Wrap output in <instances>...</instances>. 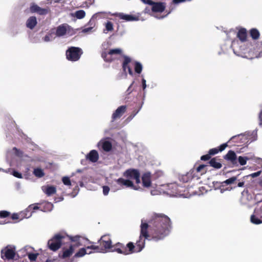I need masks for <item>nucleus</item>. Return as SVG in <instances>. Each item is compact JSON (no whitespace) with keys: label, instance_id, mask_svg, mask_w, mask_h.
<instances>
[{"label":"nucleus","instance_id":"f257e3e1","mask_svg":"<svg viewBox=\"0 0 262 262\" xmlns=\"http://www.w3.org/2000/svg\"><path fill=\"white\" fill-rule=\"evenodd\" d=\"M170 218L163 213H155L149 222V225L142 222L140 235L134 243V253L141 252L145 248V240H154L156 242L162 240L167 235L171 229Z\"/></svg>","mask_w":262,"mask_h":262},{"label":"nucleus","instance_id":"f03ea898","mask_svg":"<svg viewBox=\"0 0 262 262\" xmlns=\"http://www.w3.org/2000/svg\"><path fill=\"white\" fill-rule=\"evenodd\" d=\"M101 55L103 60L107 62H111L117 59L119 57L123 56L124 60L122 63V69L123 72L126 74V71L127 70L129 75L132 76L133 75L132 69L129 65L132 62V59L127 56L123 55L122 51L120 48L111 49L107 52L104 51L101 53Z\"/></svg>","mask_w":262,"mask_h":262},{"label":"nucleus","instance_id":"7ed1b4c3","mask_svg":"<svg viewBox=\"0 0 262 262\" xmlns=\"http://www.w3.org/2000/svg\"><path fill=\"white\" fill-rule=\"evenodd\" d=\"M99 245H91L87 246L86 249H91L97 252L104 253L110 251L114 246L112 245V241L110 235L106 234L101 236L99 240Z\"/></svg>","mask_w":262,"mask_h":262},{"label":"nucleus","instance_id":"20e7f679","mask_svg":"<svg viewBox=\"0 0 262 262\" xmlns=\"http://www.w3.org/2000/svg\"><path fill=\"white\" fill-rule=\"evenodd\" d=\"M69 239L74 244L70 245L68 249H62V254L61 256L62 258H66L72 255L74 252L75 248L80 246H82V241L84 240L83 237L80 236H69Z\"/></svg>","mask_w":262,"mask_h":262},{"label":"nucleus","instance_id":"39448f33","mask_svg":"<svg viewBox=\"0 0 262 262\" xmlns=\"http://www.w3.org/2000/svg\"><path fill=\"white\" fill-rule=\"evenodd\" d=\"M134 249V243L129 242L125 245L121 243H117L113 246V249L110 250L112 252H116L118 254L128 255L133 253Z\"/></svg>","mask_w":262,"mask_h":262},{"label":"nucleus","instance_id":"423d86ee","mask_svg":"<svg viewBox=\"0 0 262 262\" xmlns=\"http://www.w3.org/2000/svg\"><path fill=\"white\" fill-rule=\"evenodd\" d=\"M82 54L83 51L81 48L71 47L66 51V59L75 62L79 60Z\"/></svg>","mask_w":262,"mask_h":262},{"label":"nucleus","instance_id":"0eeeda50","mask_svg":"<svg viewBox=\"0 0 262 262\" xmlns=\"http://www.w3.org/2000/svg\"><path fill=\"white\" fill-rule=\"evenodd\" d=\"M64 235L57 233L48 242V247L51 251H57L60 248Z\"/></svg>","mask_w":262,"mask_h":262},{"label":"nucleus","instance_id":"6e6552de","mask_svg":"<svg viewBox=\"0 0 262 262\" xmlns=\"http://www.w3.org/2000/svg\"><path fill=\"white\" fill-rule=\"evenodd\" d=\"M227 147V143H223L217 147L209 150L208 153L201 157L202 161H207L211 158V156H214L219 152H222Z\"/></svg>","mask_w":262,"mask_h":262},{"label":"nucleus","instance_id":"1a4fd4ad","mask_svg":"<svg viewBox=\"0 0 262 262\" xmlns=\"http://www.w3.org/2000/svg\"><path fill=\"white\" fill-rule=\"evenodd\" d=\"M123 177L127 180H135L136 183L139 184L141 182L140 180V173L139 170L135 169H128L123 173Z\"/></svg>","mask_w":262,"mask_h":262},{"label":"nucleus","instance_id":"9d476101","mask_svg":"<svg viewBox=\"0 0 262 262\" xmlns=\"http://www.w3.org/2000/svg\"><path fill=\"white\" fill-rule=\"evenodd\" d=\"M15 256V248H12L9 246H6L1 251V257L3 259H13Z\"/></svg>","mask_w":262,"mask_h":262},{"label":"nucleus","instance_id":"9b49d317","mask_svg":"<svg viewBox=\"0 0 262 262\" xmlns=\"http://www.w3.org/2000/svg\"><path fill=\"white\" fill-rule=\"evenodd\" d=\"M30 11L32 13H36L37 14L43 15L50 13L51 10L48 7L41 8L36 4L33 3L30 7Z\"/></svg>","mask_w":262,"mask_h":262},{"label":"nucleus","instance_id":"f8f14e48","mask_svg":"<svg viewBox=\"0 0 262 262\" xmlns=\"http://www.w3.org/2000/svg\"><path fill=\"white\" fill-rule=\"evenodd\" d=\"M223 158L225 160L232 164V166L237 165V156L233 150H229L226 155L223 156Z\"/></svg>","mask_w":262,"mask_h":262},{"label":"nucleus","instance_id":"ddd939ff","mask_svg":"<svg viewBox=\"0 0 262 262\" xmlns=\"http://www.w3.org/2000/svg\"><path fill=\"white\" fill-rule=\"evenodd\" d=\"M116 182L122 188L125 187L135 189L133 182L129 179H124L121 178L116 180Z\"/></svg>","mask_w":262,"mask_h":262},{"label":"nucleus","instance_id":"4468645a","mask_svg":"<svg viewBox=\"0 0 262 262\" xmlns=\"http://www.w3.org/2000/svg\"><path fill=\"white\" fill-rule=\"evenodd\" d=\"M126 109V105H121L118 107L117 109L115 111L113 115H112V119H113V121L116 120L117 119L121 118L125 112Z\"/></svg>","mask_w":262,"mask_h":262},{"label":"nucleus","instance_id":"2eb2a0df","mask_svg":"<svg viewBox=\"0 0 262 262\" xmlns=\"http://www.w3.org/2000/svg\"><path fill=\"white\" fill-rule=\"evenodd\" d=\"M151 174L148 172L143 174L142 176V181L143 186L148 188L151 185Z\"/></svg>","mask_w":262,"mask_h":262},{"label":"nucleus","instance_id":"dca6fc26","mask_svg":"<svg viewBox=\"0 0 262 262\" xmlns=\"http://www.w3.org/2000/svg\"><path fill=\"white\" fill-rule=\"evenodd\" d=\"M99 158V154L95 149L92 150L86 156V159H88L91 162L93 163L97 162Z\"/></svg>","mask_w":262,"mask_h":262},{"label":"nucleus","instance_id":"f3484780","mask_svg":"<svg viewBox=\"0 0 262 262\" xmlns=\"http://www.w3.org/2000/svg\"><path fill=\"white\" fill-rule=\"evenodd\" d=\"M166 8L165 3L162 2H156L152 6V11L155 12H162Z\"/></svg>","mask_w":262,"mask_h":262},{"label":"nucleus","instance_id":"a211bd4d","mask_svg":"<svg viewBox=\"0 0 262 262\" xmlns=\"http://www.w3.org/2000/svg\"><path fill=\"white\" fill-rule=\"evenodd\" d=\"M209 160V164L211 167L216 169H219L222 167V164L221 163V161H222L221 159H217L216 158H214L212 159L211 158Z\"/></svg>","mask_w":262,"mask_h":262},{"label":"nucleus","instance_id":"6ab92c4d","mask_svg":"<svg viewBox=\"0 0 262 262\" xmlns=\"http://www.w3.org/2000/svg\"><path fill=\"white\" fill-rule=\"evenodd\" d=\"M68 24H62L57 27L56 30V33L55 35L57 36H63L67 32V28L68 27Z\"/></svg>","mask_w":262,"mask_h":262},{"label":"nucleus","instance_id":"aec40b11","mask_svg":"<svg viewBox=\"0 0 262 262\" xmlns=\"http://www.w3.org/2000/svg\"><path fill=\"white\" fill-rule=\"evenodd\" d=\"M237 37L242 42H245L247 40V32L245 28H241L237 33Z\"/></svg>","mask_w":262,"mask_h":262},{"label":"nucleus","instance_id":"412c9836","mask_svg":"<svg viewBox=\"0 0 262 262\" xmlns=\"http://www.w3.org/2000/svg\"><path fill=\"white\" fill-rule=\"evenodd\" d=\"M37 25V19L35 16H31L28 18L26 21V26L27 28L31 30H33V28Z\"/></svg>","mask_w":262,"mask_h":262},{"label":"nucleus","instance_id":"4be33fe9","mask_svg":"<svg viewBox=\"0 0 262 262\" xmlns=\"http://www.w3.org/2000/svg\"><path fill=\"white\" fill-rule=\"evenodd\" d=\"M118 16L119 18L128 21H135L138 20V17H135L134 15L131 14H124L123 13L119 14Z\"/></svg>","mask_w":262,"mask_h":262},{"label":"nucleus","instance_id":"5701e85b","mask_svg":"<svg viewBox=\"0 0 262 262\" xmlns=\"http://www.w3.org/2000/svg\"><path fill=\"white\" fill-rule=\"evenodd\" d=\"M250 221L255 225H259L262 223V216H259L258 213L255 212V214L251 215Z\"/></svg>","mask_w":262,"mask_h":262},{"label":"nucleus","instance_id":"b1692460","mask_svg":"<svg viewBox=\"0 0 262 262\" xmlns=\"http://www.w3.org/2000/svg\"><path fill=\"white\" fill-rule=\"evenodd\" d=\"M31 216V214H28L26 211L20 212L19 213H13L11 215V219L12 220H22L23 218H28Z\"/></svg>","mask_w":262,"mask_h":262},{"label":"nucleus","instance_id":"393cba45","mask_svg":"<svg viewBox=\"0 0 262 262\" xmlns=\"http://www.w3.org/2000/svg\"><path fill=\"white\" fill-rule=\"evenodd\" d=\"M42 190L48 196H51L56 193V188L53 185H48L43 188Z\"/></svg>","mask_w":262,"mask_h":262},{"label":"nucleus","instance_id":"a878e982","mask_svg":"<svg viewBox=\"0 0 262 262\" xmlns=\"http://www.w3.org/2000/svg\"><path fill=\"white\" fill-rule=\"evenodd\" d=\"M101 148L106 152H110L112 150V145L111 142L108 140H104L101 142Z\"/></svg>","mask_w":262,"mask_h":262},{"label":"nucleus","instance_id":"bb28decb","mask_svg":"<svg viewBox=\"0 0 262 262\" xmlns=\"http://www.w3.org/2000/svg\"><path fill=\"white\" fill-rule=\"evenodd\" d=\"M89 249L86 248H80L79 251H78L77 252H76L74 256V258L75 257H82V256H84L85 254H90L92 253V251H90L89 252H87L86 250H88Z\"/></svg>","mask_w":262,"mask_h":262},{"label":"nucleus","instance_id":"cd10ccee","mask_svg":"<svg viewBox=\"0 0 262 262\" xmlns=\"http://www.w3.org/2000/svg\"><path fill=\"white\" fill-rule=\"evenodd\" d=\"M250 34L252 39L256 40L258 39L259 37V33L258 30L256 28L251 29L250 30Z\"/></svg>","mask_w":262,"mask_h":262},{"label":"nucleus","instance_id":"c85d7f7f","mask_svg":"<svg viewBox=\"0 0 262 262\" xmlns=\"http://www.w3.org/2000/svg\"><path fill=\"white\" fill-rule=\"evenodd\" d=\"M237 180L236 176H233L230 178L229 179H226L224 181L222 182V185L223 186H227L231 184H233L235 181Z\"/></svg>","mask_w":262,"mask_h":262},{"label":"nucleus","instance_id":"c756f323","mask_svg":"<svg viewBox=\"0 0 262 262\" xmlns=\"http://www.w3.org/2000/svg\"><path fill=\"white\" fill-rule=\"evenodd\" d=\"M192 172L193 171H190V172L187 173L186 174L182 176L181 180L184 183H187L188 182L190 181L192 178Z\"/></svg>","mask_w":262,"mask_h":262},{"label":"nucleus","instance_id":"7c9ffc66","mask_svg":"<svg viewBox=\"0 0 262 262\" xmlns=\"http://www.w3.org/2000/svg\"><path fill=\"white\" fill-rule=\"evenodd\" d=\"M33 173L34 176L37 177V178H41L43 177L45 175L43 170H42L40 168H34L33 170Z\"/></svg>","mask_w":262,"mask_h":262},{"label":"nucleus","instance_id":"2f4dec72","mask_svg":"<svg viewBox=\"0 0 262 262\" xmlns=\"http://www.w3.org/2000/svg\"><path fill=\"white\" fill-rule=\"evenodd\" d=\"M134 66L135 72L139 74H141L142 70V66L141 63L138 61H135Z\"/></svg>","mask_w":262,"mask_h":262},{"label":"nucleus","instance_id":"473e14b6","mask_svg":"<svg viewBox=\"0 0 262 262\" xmlns=\"http://www.w3.org/2000/svg\"><path fill=\"white\" fill-rule=\"evenodd\" d=\"M249 158L247 157H243L240 156L238 158H237V162L238 161L241 165H245L247 164V161Z\"/></svg>","mask_w":262,"mask_h":262},{"label":"nucleus","instance_id":"72a5a7b5","mask_svg":"<svg viewBox=\"0 0 262 262\" xmlns=\"http://www.w3.org/2000/svg\"><path fill=\"white\" fill-rule=\"evenodd\" d=\"M85 16V12L82 10L77 11L75 13V16L78 19H82Z\"/></svg>","mask_w":262,"mask_h":262},{"label":"nucleus","instance_id":"f704fd0d","mask_svg":"<svg viewBox=\"0 0 262 262\" xmlns=\"http://www.w3.org/2000/svg\"><path fill=\"white\" fill-rule=\"evenodd\" d=\"M262 56V51H260L258 53V51L256 52H253L252 54H248L247 57L250 58H254L255 57H259Z\"/></svg>","mask_w":262,"mask_h":262},{"label":"nucleus","instance_id":"c9c22d12","mask_svg":"<svg viewBox=\"0 0 262 262\" xmlns=\"http://www.w3.org/2000/svg\"><path fill=\"white\" fill-rule=\"evenodd\" d=\"M105 29L107 32L114 30L113 24L111 21H107L105 24Z\"/></svg>","mask_w":262,"mask_h":262},{"label":"nucleus","instance_id":"e433bc0d","mask_svg":"<svg viewBox=\"0 0 262 262\" xmlns=\"http://www.w3.org/2000/svg\"><path fill=\"white\" fill-rule=\"evenodd\" d=\"M39 209V207L36 204H32L31 205L28 207V208L26 210V212L30 213L31 214V213L30 212L31 210H38Z\"/></svg>","mask_w":262,"mask_h":262},{"label":"nucleus","instance_id":"4c0bfd02","mask_svg":"<svg viewBox=\"0 0 262 262\" xmlns=\"http://www.w3.org/2000/svg\"><path fill=\"white\" fill-rule=\"evenodd\" d=\"M38 255V253H30L28 254V257L30 261H33L36 260Z\"/></svg>","mask_w":262,"mask_h":262},{"label":"nucleus","instance_id":"58836bf2","mask_svg":"<svg viewBox=\"0 0 262 262\" xmlns=\"http://www.w3.org/2000/svg\"><path fill=\"white\" fill-rule=\"evenodd\" d=\"M62 183H64V184L66 186H70L71 185V182L70 181V180L69 177H64L62 179Z\"/></svg>","mask_w":262,"mask_h":262},{"label":"nucleus","instance_id":"ea45409f","mask_svg":"<svg viewBox=\"0 0 262 262\" xmlns=\"http://www.w3.org/2000/svg\"><path fill=\"white\" fill-rule=\"evenodd\" d=\"M9 215L10 212L7 211L3 210L0 211V217L2 219L7 217Z\"/></svg>","mask_w":262,"mask_h":262},{"label":"nucleus","instance_id":"a19ab883","mask_svg":"<svg viewBox=\"0 0 262 262\" xmlns=\"http://www.w3.org/2000/svg\"><path fill=\"white\" fill-rule=\"evenodd\" d=\"M261 173V170H259L258 171H257L256 172H254V173H251V174L247 176L246 177H251L252 178H256L259 176L260 175Z\"/></svg>","mask_w":262,"mask_h":262},{"label":"nucleus","instance_id":"79ce46f5","mask_svg":"<svg viewBox=\"0 0 262 262\" xmlns=\"http://www.w3.org/2000/svg\"><path fill=\"white\" fill-rule=\"evenodd\" d=\"M206 165L201 164L199 166H198L196 169H195V171L198 172H201L202 171L204 170L206 168Z\"/></svg>","mask_w":262,"mask_h":262},{"label":"nucleus","instance_id":"37998d69","mask_svg":"<svg viewBox=\"0 0 262 262\" xmlns=\"http://www.w3.org/2000/svg\"><path fill=\"white\" fill-rule=\"evenodd\" d=\"M110 188L107 186H103V195H106L108 194V192H110Z\"/></svg>","mask_w":262,"mask_h":262},{"label":"nucleus","instance_id":"c03bdc74","mask_svg":"<svg viewBox=\"0 0 262 262\" xmlns=\"http://www.w3.org/2000/svg\"><path fill=\"white\" fill-rule=\"evenodd\" d=\"M141 106L140 107H139L138 110L133 111L130 116H129V118H130L131 119H133V118H134L135 116H136V115L138 113V112L140 111V110L141 109Z\"/></svg>","mask_w":262,"mask_h":262},{"label":"nucleus","instance_id":"a18cd8bd","mask_svg":"<svg viewBox=\"0 0 262 262\" xmlns=\"http://www.w3.org/2000/svg\"><path fill=\"white\" fill-rule=\"evenodd\" d=\"M12 174L13 176H14L16 178H18L19 179L22 178V174L15 170H13Z\"/></svg>","mask_w":262,"mask_h":262},{"label":"nucleus","instance_id":"49530a36","mask_svg":"<svg viewBox=\"0 0 262 262\" xmlns=\"http://www.w3.org/2000/svg\"><path fill=\"white\" fill-rule=\"evenodd\" d=\"M13 150L15 151V154L17 156L21 157L23 156V152L16 147H13Z\"/></svg>","mask_w":262,"mask_h":262},{"label":"nucleus","instance_id":"de8ad7c7","mask_svg":"<svg viewBox=\"0 0 262 262\" xmlns=\"http://www.w3.org/2000/svg\"><path fill=\"white\" fill-rule=\"evenodd\" d=\"M141 1H142V2H143L144 3H145L146 4H148L149 5H151V6H152L153 4H154L155 3H156V2H153L151 0H141Z\"/></svg>","mask_w":262,"mask_h":262},{"label":"nucleus","instance_id":"09e8293b","mask_svg":"<svg viewBox=\"0 0 262 262\" xmlns=\"http://www.w3.org/2000/svg\"><path fill=\"white\" fill-rule=\"evenodd\" d=\"M134 84V81H133L132 84L130 85V86H128V89L127 90V91H126V92H125L126 95H128L132 93V90H131V88L132 87L133 84Z\"/></svg>","mask_w":262,"mask_h":262},{"label":"nucleus","instance_id":"8fccbe9b","mask_svg":"<svg viewBox=\"0 0 262 262\" xmlns=\"http://www.w3.org/2000/svg\"><path fill=\"white\" fill-rule=\"evenodd\" d=\"M187 0H172V3L173 4H179L182 3L186 2Z\"/></svg>","mask_w":262,"mask_h":262},{"label":"nucleus","instance_id":"3c124183","mask_svg":"<svg viewBox=\"0 0 262 262\" xmlns=\"http://www.w3.org/2000/svg\"><path fill=\"white\" fill-rule=\"evenodd\" d=\"M142 84L143 90H145V89L146 87V80L144 78H142Z\"/></svg>","mask_w":262,"mask_h":262},{"label":"nucleus","instance_id":"603ef678","mask_svg":"<svg viewBox=\"0 0 262 262\" xmlns=\"http://www.w3.org/2000/svg\"><path fill=\"white\" fill-rule=\"evenodd\" d=\"M259 120H260V125H262V110L260 111L258 115Z\"/></svg>","mask_w":262,"mask_h":262},{"label":"nucleus","instance_id":"864d4df0","mask_svg":"<svg viewBox=\"0 0 262 262\" xmlns=\"http://www.w3.org/2000/svg\"><path fill=\"white\" fill-rule=\"evenodd\" d=\"M256 48H258V50L262 49V42H258L256 44Z\"/></svg>","mask_w":262,"mask_h":262},{"label":"nucleus","instance_id":"5fc2aeb1","mask_svg":"<svg viewBox=\"0 0 262 262\" xmlns=\"http://www.w3.org/2000/svg\"><path fill=\"white\" fill-rule=\"evenodd\" d=\"M237 187H242L244 186V182H239V183H237Z\"/></svg>","mask_w":262,"mask_h":262},{"label":"nucleus","instance_id":"6e6d98bb","mask_svg":"<svg viewBox=\"0 0 262 262\" xmlns=\"http://www.w3.org/2000/svg\"><path fill=\"white\" fill-rule=\"evenodd\" d=\"M47 206L48 207V210H51V209L52 208V204H51V203H47Z\"/></svg>","mask_w":262,"mask_h":262},{"label":"nucleus","instance_id":"4d7b16f0","mask_svg":"<svg viewBox=\"0 0 262 262\" xmlns=\"http://www.w3.org/2000/svg\"><path fill=\"white\" fill-rule=\"evenodd\" d=\"M92 29V27L86 28V29L83 30V31L84 32H87L90 31L91 30V29Z\"/></svg>","mask_w":262,"mask_h":262},{"label":"nucleus","instance_id":"13d9d810","mask_svg":"<svg viewBox=\"0 0 262 262\" xmlns=\"http://www.w3.org/2000/svg\"><path fill=\"white\" fill-rule=\"evenodd\" d=\"M50 40V37L48 36H45V41H48Z\"/></svg>","mask_w":262,"mask_h":262},{"label":"nucleus","instance_id":"bf43d9fd","mask_svg":"<svg viewBox=\"0 0 262 262\" xmlns=\"http://www.w3.org/2000/svg\"><path fill=\"white\" fill-rule=\"evenodd\" d=\"M239 137V135L237 136H234L233 137H232L231 139H230V140H233L236 139V137Z\"/></svg>","mask_w":262,"mask_h":262},{"label":"nucleus","instance_id":"052dcab7","mask_svg":"<svg viewBox=\"0 0 262 262\" xmlns=\"http://www.w3.org/2000/svg\"><path fill=\"white\" fill-rule=\"evenodd\" d=\"M45 262H52L51 260L49 259H48L46 260V261Z\"/></svg>","mask_w":262,"mask_h":262},{"label":"nucleus","instance_id":"680f3d73","mask_svg":"<svg viewBox=\"0 0 262 262\" xmlns=\"http://www.w3.org/2000/svg\"><path fill=\"white\" fill-rule=\"evenodd\" d=\"M206 170H205L203 171L202 173H205V172H206Z\"/></svg>","mask_w":262,"mask_h":262},{"label":"nucleus","instance_id":"e2e57ef3","mask_svg":"<svg viewBox=\"0 0 262 262\" xmlns=\"http://www.w3.org/2000/svg\"><path fill=\"white\" fill-rule=\"evenodd\" d=\"M187 1H190L191 0H187Z\"/></svg>","mask_w":262,"mask_h":262}]
</instances>
